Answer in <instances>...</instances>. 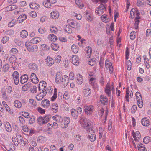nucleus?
<instances>
[{"label": "nucleus", "instance_id": "32", "mask_svg": "<svg viewBox=\"0 0 151 151\" xmlns=\"http://www.w3.org/2000/svg\"><path fill=\"white\" fill-rule=\"evenodd\" d=\"M16 58L15 56V55H12L11 57H10L9 59V61L10 63H12V64L14 63L15 64L16 62Z\"/></svg>", "mask_w": 151, "mask_h": 151}, {"label": "nucleus", "instance_id": "39", "mask_svg": "<svg viewBox=\"0 0 151 151\" xmlns=\"http://www.w3.org/2000/svg\"><path fill=\"white\" fill-rule=\"evenodd\" d=\"M52 118L58 122H60L61 120V117L59 115H55L52 117Z\"/></svg>", "mask_w": 151, "mask_h": 151}, {"label": "nucleus", "instance_id": "43", "mask_svg": "<svg viewBox=\"0 0 151 151\" xmlns=\"http://www.w3.org/2000/svg\"><path fill=\"white\" fill-rule=\"evenodd\" d=\"M52 48L54 50H57L59 47V45L55 43H52L51 44Z\"/></svg>", "mask_w": 151, "mask_h": 151}, {"label": "nucleus", "instance_id": "14", "mask_svg": "<svg viewBox=\"0 0 151 151\" xmlns=\"http://www.w3.org/2000/svg\"><path fill=\"white\" fill-rule=\"evenodd\" d=\"M61 81L63 84L64 86H66L69 82L68 77L66 75H64L62 77Z\"/></svg>", "mask_w": 151, "mask_h": 151}, {"label": "nucleus", "instance_id": "61", "mask_svg": "<svg viewBox=\"0 0 151 151\" xmlns=\"http://www.w3.org/2000/svg\"><path fill=\"white\" fill-rule=\"evenodd\" d=\"M14 42L19 46H20L22 43L21 41L18 39H15L14 40Z\"/></svg>", "mask_w": 151, "mask_h": 151}, {"label": "nucleus", "instance_id": "57", "mask_svg": "<svg viewBox=\"0 0 151 151\" xmlns=\"http://www.w3.org/2000/svg\"><path fill=\"white\" fill-rule=\"evenodd\" d=\"M150 137H145L143 139V142L144 143L147 144L150 142Z\"/></svg>", "mask_w": 151, "mask_h": 151}, {"label": "nucleus", "instance_id": "23", "mask_svg": "<svg viewBox=\"0 0 151 151\" xmlns=\"http://www.w3.org/2000/svg\"><path fill=\"white\" fill-rule=\"evenodd\" d=\"M42 106L44 107H47L50 105V102L48 100L45 99L42 101Z\"/></svg>", "mask_w": 151, "mask_h": 151}, {"label": "nucleus", "instance_id": "54", "mask_svg": "<svg viewBox=\"0 0 151 151\" xmlns=\"http://www.w3.org/2000/svg\"><path fill=\"white\" fill-rule=\"evenodd\" d=\"M18 52V50L17 49L15 48H14L11 49L10 51V52L11 53V55H14L16 54Z\"/></svg>", "mask_w": 151, "mask_h": 151}, {"label": "nucleus", "instance_id": "29", "mask_svg": "<svg viewBox=\"0 0 151 151\" xmlns=\"http://www.w3.org/2000/svg\"><path fill=\"white\" fill-rule=\"evenodd\" d=\"M48 38L50 40L53 42L56 41L57 39V37L53 34L49 35Z\"/></svg>", "mask_w": 151, "mask_h": 151}, {"label": "nucleus", "instance_id": "10", "mask_svg": "<svg viewBox=\"0 0 151 151\" xmlns=\"http://www.w3.org/2000/svg\"><path fill=\"white\" fill-rule=\"evenodd\" d=\"M82 92L84 96L86 97L89 96L91 93V89L87 88L86 86H85Z\"/></svg>", "mask_w": 151, "mask_h": 151}, {"label": "nucleus", "instance_id": "41", "mask_svg": "<svg viewBox=\"0 0 151 151\" xmlns=\"http://www.w3.org/2000/svg\"><path fill=\"white\" fill-rule=\"evenodd\" d=\"M137 5L138 7L142 6L144 4V1L143 0H137Z\"/></svg>", "mask_w": 151, "mask_h": 151}, {"label": "nucleus", "instance_id": "1", "mask_svg": "<svg viewBox=\"0 0 151 151\" xmlns=\"http://www.w3.org/2000/svg\"><path fill=\"white\" fill-rule=\"evenodd\" d=\"M81 124L82 127L86 129L89 130L92 128L91 122L89 119L86 118H82L80 120Z\"/></svg>", "mask_w": 151, "mask_h": 151}, {"label": "nucleus", "instance_id": "3", "mask_svg": "<svg viewBox=\"0 0 151 151\" xmlns=\"http://www.w3.org/2000/svg\"><path fill=\"white\" fill-rule=\"evenodd\" d=\"M106 9L104 6L103 4L96 8L95 10L96 14L99 16L102 15Z\"/></svg>", "mask_w": 151, "mask_h": 151}, {"label": "nucleus", "instance_id": "38", "mask_svg": "<svg viewBox=\"0 0 151 151\" xmlns=\"http://www.w3.org/2000/svg\"><path fill=\"white\" fill-rule=\"evenodd\" d=\"M50 118L51 116L50 115H46L43 117V124H45L47 123L49 121Z\"/></svg>", "mask_w": 151, "mask_h": 151}, {"label": "nucleus", "instance_id": "16", "mask_svg": "<svg viewBox=\"0 0 151 151\" xmlns=\"http://www.w3.org/2000/svg\"><path fill=\"white\" fill-rule=\"evenodd\" d=\"M51 17L53 19H57L58 18L59 14L58 12L55 10L52 12L50 14Z\"/></svg>", "mask_w": 151, "mask_h": 151}, {"label": "nucleus", "instance_id": "18", "mask_svg": "<svg viewBox=\"0 0 151 151\" xmlns=\"http://www.w3.org/2000/svg\"><path fill=\"white\" fill-rule=\"evenodd\" d=\"M141 123L142 125L148 127L150 124L149 119L146 117H145L142 119Z\"/></svg>", "mask_w": 151, "mask_h": 151}, {"label": "nucleus", "instance_id": "45", "mask_svg": "<svg viewBox=\"0 0 151 151\" xmlns=\"http://www.w3.org/2000/svg\"><path fill=\"white\" fill-rule=\"evenodd\" d=\"M17 24V22L16 20L13 19L8 24V26L9 27H11L14 26Z\"/></svg>", "mask_w": 151, "mask_h": 151}, {"label": "nucleus", "instance_id": "19", "mask_svg": "<svg viewBox=\"0 0 151 151\" xmlns=\"http://www.w3.org/2000/svg\"><path fill=\"white\" fill-rule=\"evenodd\" d=\"M93 108V107L91 105L86 106L85 109L86 114L88 115V114H90L92 113Z\"/></svg>", "mask_w": 151, "mask_h": 151}, {"label": "nucleus", "instance_id": "59", "mask_svg": "<svg viewBox=\"0 0 151 151\" xmlns=\"http://www.w3.org/2000/svg\"><path fill=\"white\" fill-rule=\"evenodd\" d=\"M9 39V37L5 36L3 37L1 41L3 44L5 43Z\"/></svg>", "mask_w": 151, "mask_h": 151}, {"label": "nucleus", "instance_id": "53", "mask_svg": "<svg viewBox=\"0 0 151 151\" xmlns=\"http://www.w3.org/2000/svg\"><path fill=\"white\" fill-rule=\"evenodd\" d=\"M27 16L25 14H22V15H20L18 17V19H21L22 22H23L24 20H25Z\"/></svg>", "mask_w": 151, "mask_h": 151}, {"label": "nucleus", "instance_id": "20", "mask_svg": "<svg viewBox=\"0 0 151 151\" xmlns=\"http://www.w3.org/2000/svg\"><path fill=\"white\" fill-rule=\"evenodd\" d=\"M72 62L73 63L76 65H78L79 59L78 57L76 55L73 56L72 58Z\"/></svg>", "mask_w": 151, "mask_h": 151}, {"label": "nucleus", "instance_id": "31", "mask_svg": "<svg viewBox=\"0 0 151 151\" xmlns=\"http://www.w3.org/2000/svg\"><path fill=\"white\" fill-rule=\"evenodd\" d=\"M5 126L6 131L8 132H10L12 131L11 125L8 122H6L5 124Z\"/></svg>", "mask_w": 151, "mask_h": 151}, {"label": "nucleus", "instance_id": "34", "mask_svg": "<svg viewBox=\"0 0 151 151\" xmlns=\"http://www.w3.org/2000/svg\"><path fill=\"white\" fill-rule=\"evenodd\" d=\"M14 104L16 107L20 108L22 106V104L21 102L18 100H15L14 101Z\"/></svg>", "mask_w": 151, "mask_h": 151}, {"label": "nucleus", "instance_id": "37", "mask_svg": "<svg viewBox=\"0 0 151 151\" xmlns=\"http://www.w3.org/2000/svg\"><path fill=\"white\" fill-rule=\"evenodd\" d=\"M30 83H28L22 86V89L24 91H26L28 89V88L30 87Z\"/></svg>", "mask_w": 151, "mask_h": 151}, {"label": "nucleus", "instance_id": "9", "mask_svg": "<svg viewBox=\"0 0 151 151\" xmlns=\"http://www.w3.org/2000/svg\"><path fill=\"white\" fill-rule=\"evenodd\" d=\"M132 136L135 141H138L141 138V135L139 131L134 132V131H132Z\"/></svg>", "mask_w": 151, "mask_h": 151}, {"label": "nucleus", "instance_id": "17", "mask_svg": "<svg viewBox=\"0 0 151 151\" xmlns=\"http://www.w3.org/2000/svg\"><path fill=\"white\" fill-rule=\"evenodd\" d=\"M20 83L22 84H23L26 82L28 80V77L26 74L20 77Z\"/></svg>", "mask_w": 151, "mask_h": 151}, {"label": "nucleus", "instance_id": "22", "mask_svg": "<svg viewBox=\"0 0 151 151\" xmlns=\"http://www.w3.org/2000/svg\"><path fill=\"white\" fill-rule=\"evenodd\" d=\"M70 123V119L66 118L63 120V126L65 128L67 127Z\"/></svg>", "mask_w": 151, "mask_h": 151}, {"label": "nucleus", "instance_id": "15", "mask_svg": "<svg viewBox=\"0 0 151 151\" xmlns=\"http://www.w3.org/2000/svg\"><path fill=\"white\" fill-rule=\"evenodd\" d=\"M70 111L73 118L75 119H77L79 115L78 111L74 109H71Z\"/></svg>", "mask_w": 151, "mask_h": 151}, {"label": "nucleus", "instance_id": "24", "mask_svg": "<svg viewBox=\"0 0 151 151\" xmlns=\"http://www.w3.org/2000/svg\"><path fill=\"white\" fill-rule=\"evenodd\" d=\"M83 78L81 75L79 74L77 76L76 82L78 84H81L83 82Z\"/></svg>", "mask_w": 151, "mask_h": 151}, {"label": "nucleus", "instance_id": "21", "mask_svg": "<svg viewBox=\"0 0 151 151\" xmlns=\"http://www.w3.org/2000/svg\"><path fill=\"white\" fill-rule=\"evenodd\" d=\"M29 68L32 70L36 71L38 70V66L35 63H30L28 65Z\"/></svg>", "mask_w": 151, "mask_h": 151}, {"label": "nucleus", "instance_id": "6", "mask_svg": "<svg viewBox=\"0 0 151 151\" xmlns=\"http://www.w3.org/2000/svg\"><path fill=\"white\" fill-rule=\"evenodd\" d=\"M29 43L26 42L25 44V45L28 50L32 52H34L37 51L38 48L37 46L35 45L32 46L29 45Z\"/></svg>", "mask_w": 151, "mask_h": 151}, {"label": "nucleus", "instance_id": "26", "mask_svg": "<svg viewBox=\"0 0 151 151\" xmlns=\"http://www.w3.org/2000/svg\"><path fill=\"white\" fill-rule=\"evenodd\" d=\"M41 40V38L39 37H35L32 39L30 42L34 44L37 43Z\"/></svg>", "mask_w": 151, "mask_h": 151}, {"label": "nucleus", "instance_id": "25", "mask_svg": "<svg viewBox=\"0 0 151 151\" xmlns=\"http://www.w3.org/2000/svg\"><path fill=\"white\" fill-rule=\"evenodd\" d=\"M137 147L139 151H147L144 145L142 143H140L138 144Z\"/></svg>", "mask_w": 151, "mask_h": 151}, {"label": "nucleus", "instance_id": "50", "mask_svg": "<svg viewBox=\"0 0 151 151\" xmlns=\"http://www.w3.org/2000/svg\"><path fill=\"white\" fill-rule=\"evenodd\" d=\"M44 6L47 8H50L51 6V3L48 1V0L43 3Z\"/></svg>", "mask_w": 151, "mask_h": 151}, {"label": "nucleus", "instance_id": "4", "mask_svg": "<svg viewBox=\"0 0 151 151\" xmlns=\"http://www.w3.org/2000/svg\"><path fill=\"white\" fill-rule=\"evenodd\" d=\"M67 22L69 25L71 26V27L77 29L80 26V24L78 22L75 21L72 19H69L67 20Z\"/></svg>", "mask_w": 151, "mask_h": 151}, {"label": "nucleus", "instance_id": "12", "mask_svg": "<svg viewBox=\"0 0 151 151\" xmlns=\"http://www.w3.org/2000/svg\"><path fill=\"white\" fill-rule=\"evenodd\" d=\"M31 81L35 83H37L39 82L38 78L36 76V75L34 73H32L30 76Z\"/></svg>", "mask_w": 151, "mask_h": 151}, {"label": "nucleus", "instance_id": "7", "mask_svg": "<svg viewBox=\"0 0 151 151\" xmlns=\"http://www.w3.org/2000/svg\"><path fill=\"white\" fill-rule=\"evenodd\" d=\"M12 76L14 83L17 85L19 82V75L17 71H14L12 74Z\"/></svg>", "mask_w": 151, "mask_h": 151}, {"label": "nucleus", "instance_id": "52", "mask_svg": "<svg viewBox=\"0 0 151 151\" xmlns=\"http://www.w3.org/2000/svg\"><path fill=\"white\" fill-rule=\"evenodd\" d=\"M29 103L33 106H36L37 105V104L36 102L32 99H30L29 100Z\"/></svg>", "mask_w": 151, "mask_h": 151}, {"label": "nucleus", "instance_id": "58", "mask_svg": "<svg viewBox=\"0 0 151 151\" xmlns=\"http://www.w3.org/2000/svg\"><path fill=\"white\" fill-rule=\"evenodd\" d=\"M9 69L8 64L5 65L3 66L2 71L4 72H6Z\"/></svg>", "mask_w": 151, "mask_h": 151}, {"label": "nucleus", "instance_id": "5", "mask_svg": "<svg viewBox=\"0 0 151 151\" xmlns=\"http://www.w3.org/2000/svg\"><path fill=\"white\" fill-rule=\"evenodd\" d=\"M50 89L49 90V91L48 93L50 94H53L51 98V100L52 101H54L57 98V89L55 88L54 89V91H53V89L51 87H50Z\"/></svg>", "mask_w": 151, "mask_h": 151}, {"label": "nucleus", "instance_id": "30", "mask_svg": "<svg viewBox=\"0 0 151 151\" xmlns=\"http://www.w3.org/2000/svg\"><path fill=\"white\" fill-rule=\"evenodd\" d=\"M46 95V94H43L42 92H40L39 94H38L36 98L37 100L38 101H40Z\"/></svg>", "mask_w": 151, "mask_h": 151}, {"label": "nucleus", "instance_id": "55", "mask_svg": "<svg viewBox=\"0 0 151 151\" xmlns=\"http://www.w3.org/2000/svg\"><path fill=\"white\" fill-rule=\"evenodd\" d=\"M136 32L135 31H132L130 35V38L132 40H134L135 38Z\"/></svg>", "mask_w": 151, "mask_h": 151}, {"label": "nucleus", "instance_id": "27", "mask_svg": "<svg viewBox=\"0 0 151 151\" xmlns=\"http://www.w3.org/2000/svg\"><path fill=\"white\" fill-rule=\"evenodd\" d=\"M62 76L61 73H57L56 75L55 78L56 82L57 83H60L61 81V79H62Z\"/></svg>", "mask_w": 151, "mask_h": 151}, {"label": "nucleus", "instance_id": "11", "mask_svg": "<svg viewBox=\"0 0 151 151\" xmlns=\"http://www.w3.org/2000/svg\"><path fill=\"white\" fill-rule=\"evenodd\" d=\"M100 97V101L103 105H106L108 104V99L106 96L101 95Z\"/></svg>", "mask_w": 151, "mask_h": 151}, {"label": "nucleus", "instance_id": "44", "mask_svg": "<svg viewBox=\"0 0 151 151\" xmlns=\"http://www.w3.org/2000/svg\"><path fill=\"white\" fill-rule=\"evenodd\" d=\"M86 51H87V54L86 55L89 57L91 54L92 50L91 48L90 47H88V48H86Z\"/></svg>", "mask_w": 151, "mask_h": 151}, {"label": "nucleus", "instance_id": "42", "mask_svg": "<svg viewBox=\"0 0 151 151\" xmlns=\"http://www.w3.org/2000/svg\"><path fill=\"white\" fill-rule=\"evenodd\" d=\"M105 91L107 95L108 96H109L111 93V88L110 86H107L106 88Z\"/></svg>", "mask_w": 151, "mask_h": 151}, {"label": "nucleus", "instance_id": "28", "mask_svg": "<svg viewBox=\"0 0 151 151\" xmlns=\"http://www.w3.org/2000/svg\"><path fill=\"white\" fill-rule=\"evenodd\" d=\"M85 14H86V18L88 21H91L93 19V17L92 15L90 14L89 13H88L87 12H85Z\"/></svg>", "mask_w": 151, "mask_h": 151}, {"label": "nucleus", "instance_id": "64", "mask_svg": "<svg viewBox=\"0 0 151 151\" xmlns=\"http://www.w3.org/2000/svg\"><path fill=\"white\" fill-rule=\"evenodd\" d=\"M19 119L20 123L22 124H24L25 123V121L23 117L21 116H19Z\"/></svg>", "mask_w": 151, "mask_h": 151}, {"label": "nucleus", "instance_id": "35", "mask_svg": "<svg viewBox=\"0 0 151 151\" xmlns=\"http://www.w3.org/2000/svg\"><path fill=\"white\" fill-rule=\"evenodd\" d=\"M30 7L33 9H37L39 7V5H38L35 3H31L29 4Z\"/></svg>", "mask_w": 151, "mask_h": 151}, {"label": "nucleus", "instance_id": "62", "mask_svg": "<svg viewBox=\"0 0 151 151\" xmlns=\"http://www.w3.org/2000/svg\"><path fill=\"white\" fill-rule=\"evenodd\" d=\"M50 151H58L55 146L54 145H52L50 148Z\"/></svg>", "mask_w": 151, "mask_h": 151}, {"label": "nucleus", "instance_id": "51", "mask_svg": "<svg viewBox=\"0 0 151 151\" xmlns=\"http://www.w3.org/2000/svg\"><path fill=\"white\" fill-rule=\"evenodd\" d=\"M50 30L52 33L54 34H56L58 31V29L55 27H51Z\"/></svg>", "mask_w": 151, "mask_h": 151}, {"label": "nucleus", "instance_id": "46", "mask_svg": "<svg viewBox=\"0 0 151 151\" xmlns=\"http://www.w3.org/2000/svg\"><path fill=\"white\" fill-rule=\"evenodd\" d=\"M75 2L76 4L79 7L84 6V5L82 2L81 0H76Z\"/></svg>", "mask_w": 151, "mask_h": 151}, {"label": "nucleus", "instance_id": "8", "mask_svg": "<svg viewBox=\"0 0 151 151\" xmlns=\"http://www.w3.org/2000/svg\"><path fill=\"white\" fill-rule=\"evenodd\" d=\"M39 91H42L43 94H46L47 92V88L46 86L43 84H39Z\"/></svg>", "mask_w": 151, "mask_h": 151}, {"label": "nucleus", "instance_id": "2", "mask_svg": "<svg viewBox=\"0 0 151 151\" xmlns=\"http://www.w3.org/2000/svg\"><path fill=\"white\" fill-rule=\"evenodd\" d=\"M87 132L88 134V138L91 142L94 141L96 139V135L94 131L92 128L87 130Z\"/></svg>", "mask_w": 151, "mask_h": 151}, {"label": "nucleus", "instance_id": "60", "mask_svg": "<svg viewBox=\"0 0 151 151\" xmlns=\"http://www.w3.org/2000/svg\"><path fill=\"white\" fill-rule=\"evenodd\" d=\"M135 95L136 97V99L137 100H138L139 99H142L140 93L138 92H137L136 93Z\"/></svg>", "mask_w": 151, "mask_h": 151}, {"label": "nucleus", "instance_id": "49", "mask_svg": "<svg viewBox=\"0 0 151 151\" xmlns=\"http://www.w3.org/2000/svg\"><path fill=\"white\" fill-rule=\"evenodd\" d=\"M41 47L42 49L44 50H48L50 49V46L45 44H42Z\"/></svg>", "mask_w": 151, "mask_h": 151}, {"label": "nucleus", "instance_id": "47", "mask_svg": "<svg viewBox=\"0 0 151 151\" xmlns=\"http://www.w3.org/2000/svg\"><path fill=\"white\" fill-rule=\"evenodd\" d=\"M64 30L68 33H71L72 32L71 30L68 25H66L64 27Z\"/></svg>", "mask_w": 151, "mask_h": 151}, {"label": "nucleus", "instance_id": "36", "mask_svg": "<svg viewBox=\"0 0 151 151\" xmlns=\"http://www.w3.org/2000/svg\"><path fill=\"white\" fill-rule=\"evenodd\" d=\"M20 35L22 38H25L28 35V33L25 30H22L20 33Z\"/></svg>", "mask_w": 151, "mask_h": 151}, {"label": "nucleus", "instance_id": "48", "mask_svg": "<svg viewBox=\"0 0 151 151\" xmlns=\"http://www.w3.org/2000/svg\"><path fill=\"white\" fill-rule=\"evenodd\" d=\"M137 101L138 105L139 108H142L143 105V102L142 99H139Z\"/></svg>", "mask_w": 151, "mask_h": 151}, {"label": "nucleus", "instance_id": "33", "mask_svg": "<svg viewBox=\"0 0 151 151\" xmlns=\"http://www.w3.org/2000/svg\"><path fill=\"white\" fill-rule=\"evenodd\" d=\"M52 108L53 111L56 113L57 111V110L58 108V106L57 104L53 103L52 105Z\"/></svg>", "mask_w": 151, "mask_h": 151}, {"label": "nucleus", "instance_id": "13", "mask_svg": "<svg viewBox=\"0 0 151 151\" xmlns=\"http://www.w3.org/2000/svg\"><path fill=\"white\" fill-rule=\"evenodd\" d=\"M45 62L47 65L50 66L54 63V61L52 58L47 57L45 59Z\"/></svg>", "mask_w": 151, "mask_h": 151}, {"label": "nucleus", "instance_id": "56", "mask_svg": "<svg viewBox=\"0 0 151 151\" xmlns=\"http://www.w3.org/2000/svg\"><path fill=\"white\" fill-rule=\"evenodd\" d=\"M7 8L9 10V11H10L15 9L17 8V7L15 5H10L8 6Z\"/></svg>", "mask_w": 151, "mask_h": 151}, {"label": "nucleus", "instance_id": "63", "mask_svg": "<svg viewBox=\"0 0 151 151\" xmlns=\"http://www.w3.org/2000/svg\"><path fill=\"white\" fill-rule=\"evenodd\" d=\"M137 109L136 106L135 105H133L131 108V112L133 114L135 113Z\"/></svg>", "mask_w": 151, "mask_h": 151}, {"label": "nucleus", "instance_id": "40", "mask_svg": "<svg viewBox=\"0 0 151 151\" xmlns=\"http://www.w3.org/2000/svg\"><path fill=\"white\" fill-rule=\"evenodd\" d=\"M144 62L146 68L149 69L150 67V66L149 65V61L148 58H144Z\"/></svg>", "mask_w": 151, "mask_h": 151}]
</instances>
